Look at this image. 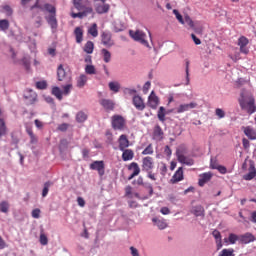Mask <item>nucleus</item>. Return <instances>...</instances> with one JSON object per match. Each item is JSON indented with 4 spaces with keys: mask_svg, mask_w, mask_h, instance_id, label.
I'll return each instance as SVG.
<instances>
[{
    "mask_svg": "<svg viewBox=\"0 0 256 256\" xmlns=\"http://www.w3.org/2000/svg\"><path fill=\"white\" fill-rule=\"evenodd\" d=\"M173 14L175 15L177 21H179V23H181V25H185V19H183V15H181V13H179V10L174 9Z\"/></svg>",
    "mask_w": 256,
    "mask_h": 256,
    "instance_id": "46",
    "label": "nucleus"
},
{
    "mask_svg": "<svg viewBox=\"0 0 256 256\" xmlns=\"http://www.w3.org/2000/svg\"><path fill=\"white\" fill-rule=\"evenodd\" d=\"M218 256H235V250L232 248L223 249Z\"/></svg>",
    "mask_w": 256,
    "mask_h": 256,
    "instance_id": "36",
    "label": "nucleus"
},
{
    "mask_svg": "<svg viewBox=\"0 0 256 256\" xmlns=\"http://www.w3.org/2000/svg\"><path fill=\"white\" fill-rule=\"evenodd\" d=\"M178 161L179 163H182V165H188V167L195 165V160H193V158H189L183 154H178Z\"/></svg>",
    "mask_w": 256,
    "mask_h": 256,
    "instance_id": "19",
    "label": "nucleus"
},
{
    "mask_svg": "<svg viewBox=\"0 0 256 256\" xmlns=\"http://www.w3.org/2000/svg\"><path fill=\"white\" fill-rule=\"evenodd\" d=\"M9 207H10L9 202H7V201L0 202V212L1 213H5V214L9 213Z\"/></svg>",
    "mask_w": 256,
    "mask_h": 256,
    "instance_id": "38",
    "label": "nucleus"
},
{
    "mask_svg": "<svg viewBox=\"0 0 256 256\" xmlns=\"http://www.w3.org/2000/svg\"><path fill=\"white\" fill-rule=\"evenodd\" d=\"M213 177V173L211 172H205L199 175L198 184L200 187H203L205 183H209L211 181V178Z\"/></svg>",
    "mask_w": 256,
    "mask_h": 256,
    "instance_id": "13",
    "label": "nucleus"
},
{
    "mask_svg": "<svg viewBox=\"0 0 256 256\" xmlns=\"http://www.w3.org/2000/svg\"><path fill=\"white\" fill-rule=\"evenodd\" d=\"M95 49V44L93 42L88 41L84 45V52L87 53L88 55H91L93 53V50Z\"/></svg>",
    "mask_w": 256,
    "mask_h": 256,
    "instance_id": "34",
    "label": "nucleus"
},
{
    "mask_svg": "<svg viewBox=\"0 0 256 256\" xmlns=\"http://www.w3.org/2000/svg\"><path fill=\"white\" fill-rule=\"evenodd\" d=\"M215 115L218 116V119H224V117H225V111H224L223 109H221V108H217V109L215 110Z\"/></svg>",
    "mask_w": 256,
    "mask_h": 256,
    "instance_id": "53",
    "label": "nucleus"
},
{
    "mask_svg": "<svg viewBox=\"0 0 256 256\" xmlns=\"http://www.w3.org/2000/svg\"><path fill=\"white\" fill-rule=\"evenodd\" d=\"M31 215H32L33 219H39L41 217V209L36 208V209L32 210Z\"/></svg>",
    "mask_w": 256,
    "mask_h": 256,
    "instance_id": "52",
    "label": "nucleus"
},
{
    "mask_svg": "<svg viewBox=\"0 0 256 256\" xmlns=\"http://www.w3.org/2000/svg\"><path fill=\"white\" fill-rule=\"evenodd\" d=\"M108 87L110 91H113V93H119L121 89V84L117 81H112L108 83Z\"/></svg>",
    "mask_w": 256,
    "mask_h": 256,
    "instance_id": "31",
    "label": "nucleus"
},
{
    "mask_svg": "<svg viewBox=\"0 0 256 256\" xmlns=\"http://www.w3.org/2000/svg\"><path fill=\"white\" fill-rule=\"evenodd\" d=\"M179 181H183V167H179L170 180L173 184L179 183Z\"/></svg>",
    "mask_w": 256,
    "mask_h": 256,
    "instance_id": "20",
    "label": "nucleus"
},
{
    "mask_svg": "<svg viewBox=\"0 0 256 256\" xmlns=\"http://www.w3.org/2000/svg\"><path fill=\"white\" fill-rule=\"evenodd\" d=\"M101 55L103 57L104 63H110L111 62V52H109V50L103 48L101 50Z\"/></svg>",
    "mask_w": 256,
    "mask_h": 256,
    "instance_id": "32",
    "label": "nucleus"
},
{
    "mask_svg": "<svg viewBox=\"0 0 256 256\" xmlns=\"http://www.w3.org/2000/svg\"><path fill=\"white\" fill-rule=\"evenodd\" d=\"M124 93H125V95H136L137 94V89H135V88H125Z\"/></svg>",
    "mask_w": 256,
    "mask_h": 256,
    "instance_id": "54",
    "label": "nucleus"
},
{
    "mask_svg": "<svg viewBox=\"0 0 256 256\" xmlns=\"http://www.w3.org/2000/svg\"><path fill=\"white\" fill-rule=\"evenodd\" d=\"M149 89H151V82L147 81L143 86V93L147 94L149 93Z\"/></svg>",
    "mask_w": 256,
    "mask_h": 256,
    "instance_id": "58",
    "label": "nucleus"
},
{
    "mask_svg": "<svg viewBox=\"0 0 256 256\" xmlns=\"http://www.w3.org/2000/svg\"><path fill=\"white\" fill-rule=\"evenodd\" d=\"M71 89H73V84L68 83L67 85L63 86L62 95H69L71 93Z\"/></svg>",
    "mask_w": 256,
    "mask_h": 256,
    "instance_id": "51",
    "label": "nucleus"
},
{
    "mask_svg": "<svg viewBox=\"0 0 256 256\" xmlns=\"http://www.w3.org/2000/svg\"><path fill=\"white\" fill-rule=\"evenodd\" d=\"M130 251L132 256H139V250H137V248L131 246Z\"/></svg>",
    "mask_w": 256,
    "mask_h": 256,
    "instance_id": "64",
    "label": "nucleus"
},
{
    "mask_svg": "<svg viewBox=\"0 0 256 256\" xmlns=\"http://www.w3.org/2000/svg\"><path fill=\"white\" fill-rule=\"evenodd\" d=\"M165 115H167V113H165V107L161 106L158 110L157 117L162 123H165Z\"/></svg>",
    "mask_w": 256,
    "mask_h": 256,
    "instance_id": "37",
    "label": "nucleus"
},
{
    "mask_svg": "<svg viewBox=\"0 0 256 256\" xmlns=\"http://www.w3.org/2000/svg\"><path fill=\"white\" fill-rule=\"evenodd\" d=\"M256 177V169L254 165H250L248 173L243 176L245 181H251Z\"/></svg>",
    "mask_w": 256,
    "mask_h": 256,
    "instance_id": "23",
    "label": "nucleus"
},
{
    "mask_svg": "<svg viewBox=\"0 0 256 256\" xmlns=\"http://www.w3.org/2000/svg\"><path fill=\"white\" fill-rule=\"evenodd\" d=\"M51 185H53V183L50 181H48L44 184V188L42 190V197H47V195H49V189H50Z\"/></svg>",
    "mask_w": 256,
    "mask_h": 256,
    "instance_id": "44",
    "label": "nucleus"
},
{
    "mask_svg": "<svg viewBox=\"0 0 256 256\" xmlns=\"http://www.w3.org/2000/svg\"><path fill=\"white\" fill-rule=\"evenodd\" d=\"M210 167H211V169H218L219 162H217V159L211 158V160H210Z\"/></svg>",
    "mask_w": 256,
    "mask_h": 256,
    "instance_id": "57",
    "label": "nucleus"
},
{
    "mask_svg": "<svg viewBox=\"0 0 256 256\" xmlns=\"http://www.w3.org/2000/svg\"><path fill=\"white\" fill-rule=\"evenodd\" d=\"M153 137L157 141H161L163 139V129H161V126L157 125L154 128Z\"/></svg>",
    "mask_w": 256,
    "mask_h": 256,
    "instance_id": "29",
    "label": "nucleus"
},
{
    "mask_svg": "<svg viewBox=\"0 0 256 256\" xmlns=\"http://www.w3.org/2000/svg\"><path fill=\"white\" fill-rule=\"evenodd\" d=\"M101 43L104 47L111 48L115 45V40H113V34L109 31H104L101 33Z\"/></svg>",
    "mask_w": 256,
    "mask_h": 256,
    "instance_id": "5",
    "label": "nucleus"
},
{
    "mask_svg": "<svg viewBox=\"0 0 256 256\" xmlns=\"http://www.w3.org/2000/svg\"><path fill=\"white\" fill-rule=\"evenodd\" d=\"M111 125L115 131H124L127 127V120L119 114L113 115L111 118Z\"/></svg>",
    "mask_w": 256,
    "mask_h": 256,
    "instance_id": "2",
    "label": "nucleus"
},
{
    "mask_svg": "<svg viewBox=\"0 0 256 256\" xmlns=\"http://www.w3.org/2000/svg\"><path fill=\"white\" fill-rule=\"evenodd\" d=\"M230 59H232V61H234V63H237V61H239V59H241L239 52H236L235 55H229Z\"/></svg>",
    "mask_w": 256,
    "mask_h": 256,
    "instance_id": "63",
    "label": "nucleus"
},
{
    "mask_svg": "<svg viewBox=\"0 0 256 256\" xmlns=\"http://www.w3.org/2000/svg\"><path fill=\"white\" fill-rule=\"evenodd\" d=\"M238 45L240 46V53H243L244 55L249 53V48H247L249 45V39H247V37L241 36L238 39Z\"/></svg>",
    "mask_w": 256,
    "mask_h": 256,
    "instance_id": "9",
    "label": "nucleus"
},
{
    "mask_svg": "<svg viewBox=\"0 0 256 256\" xmlns=\"http://www.w3.org/2000/svg\"><path fill=\"white\" fill-rule=\"evenodd\" d=\"M109 9H111V6L105 2L96 3L95 5L96 13H98L99 15L109 13Z\"/></svg>",
    "mask_w": 256,
    "mask_h": 256,
    "instance_id": "11",
    "label": "nucleus"
},
{
    "mask_svg": "<svg viewBox=\"0 0 256 256\" xmlns=\"http://www.w3.org/2000/svg\"><path fill=\"white\" fill-rule=\"evenodd\" d=\"M74 35L76 37V43H83V28L76 27L74 30Z\"/></svg>",
    "mask_w": 256,
    "mask_h": 256,
    "instance_id": "30",
    "label": "nucleus"
},
{
    "mask_svg": "<svg viewBox=\"0 0 256 256\" xmlns=\"http://www.w3.org/2000/svg\"><path fill=\"white\" fill-rule=\"evenodd\" d=\"M7 135V126L5 125V120L0 118V137Z\"/></svg>",
    "mask_w": 256,
    "mask_h": 256,
    "instance_id": "41",
    "label": "nucleus"
},
{
    "mask_svg": "<svg viewBox=\"0 0 256 256\" xmlns=\"http://www.w3.org/2000/svg\"><path fill=\"white\" fill-rule=\"evenodd\" d=\"M152 223H154V225L158 229H160V231H163L164 229H167V227H168L167 221L163 218L154 217V218H152Z\"/></svg>",
    "mask_w": 256,
    "mask_h": 256,
    "instance_id": "17",
    "label": "nucleus"
},
{
    "mask_svg": "<svg viewBox=\"0 0 256 256\" xmlns=\"http://www.w3.org/2000/svg\"><path fill=\"white\" fill-rule=\"evenodd\" d=\"M148 105L151 107V109H157L159 106V97L155 95V92L152 91L150 96L148 97Z\"/></svg>",
    "mask_w": 256,
    "mask_h": 256,
    "instance_id": "16",
    "label": "nucleus"
},
{
    "mask_svg": "<svg viewBox=\"0 0 256 256\" xmlns=\"http://www.w3.org/2000/svg\"><path fill=\"white\" fill-rule=\"evenodd\" d=\"M44 9H45V11L50 13V15H57V9L55 8V6H53L51 4H45Z\"/></svg>",
    "mask_w": 256,
    "mask_h": 256,
    "instance_id": "43",
    "label": "nucleus"
},
{
    "mask_svg": "<svg viewBox=\"0 0 256 256\" xmlns=\"http://www.w3.org/2000/svg\"><path fill=\"white\" fill-rule=\"evenodd\" d=\"M240 107L247 111L249 115H253L256 111L255 98L250 97L247 100H240Z\"/></svg>",
    "mask_w": 256,
    "mask_h": 256,
    "instance_id": "3",
    "label": "nucleus"
},
{
    "mask_svg": "<svg viewBox=\"0 0 256 256\" xmlns=\"http://www.w3.org/2000/svg\"><path fill=\"white\" fill-rule=\"evenodd\" d=\"M132 103L138 111H143L145 109V102L143 101V98L139 95H135L133 97Z\"/></svg>",
    "mask_w": 256,
    "mask_h": 256,
    "instance_id": "12",
    "label": "nucleus"
},
{
    "mask_svg": "<svg viewBox=\"0 0 256 256\" xmlns=\"http://www.w3.org/2000/svg\"><path fill=\"white\" fill-rule=\"evenodd\" d=\"M85 83H87V76L85 74H82L77 79V87H85Z\"/></svg>",
    "mask_w": 256,
    "mask_h": 256,
    "instance_id": "39",
    "label": "nucleus"
},
{
    "mask_svg": "<svg viewBox=\"0 0 256 256\" xmlns=\"http://www.w3.org/2000/svg\"><path fill=\"white\" fill-rule=\"evenodd\" d=\"M154 163L153 158L150 156L144 157L142 160V169L143 171L149 172L153 171Z\"/></svg>",
    "mask_w": 256,
    "mask_h": 256,
    "instance_id": "10",
    "label": "nucleus"
},
{
    "mask_svg": "<svg viewBox=\"0 0 256 256\" xmlns=\"http://www.w3.org/2000/svg\"><path fill=\"white\" fill-rule=\"evenodd\" d=\"M76 121L77 123H85V121H87V114L83 111L78 112L76 114Z\"/></svg>",
    "mask_w": 256,
    "mask_h": 256,
    "instance_id": "35",
    "label": "nucleus"
},
{
    "mask_svg": "<svg viewBox=\"0 0 256 256\" xmlns=\"http://www.w3.org/2000/svg\"><path fill=\"white\" fill-rule=\"evenodd\" d=\"M40 243L41 245H47L49 243V240L47 239V236H45V234L40 235Z\"/></svg>",
    "mask_w": 256,
    "mask_h": 256,
    "instance_id": "59",
    "label": "nucleus"
},
{
    "mask_svg": "<svg viewBox=\"0 0 256 256\" xmlns=\"http://www.w3.org/2000/svg\"><path fill=\"white\" fill-rule=\"evenodd\" d=\"M129 171L133 170L134 175H139L141 173V168H139V164H137L136 162H132L129 167H128Z\"/></svg>",
    "mask_w": 256,
    "mask_h": 256,
    "instance_id": "33",
    "label": "nucleus"
},
{
    "mask_svg": "<svg viewBox=\"0 0 256 256\" xmlns=\"http://www.w3.org/2000/svg\"><path fill=\"white\" fill-rule=\"evenodd\" d=\"M239 239V235L230 233L227 238H224V243H226V245H235Z\"/></svg>",
    "mask_w": 256,
    "mask_h": 256,
    "instance_id": "22",
    "label": "nucleus"
},
{
    "mask_svg": "<svg viewBox=\"0 0 256 256\" xmlns=\"http://www.w3.org/2000/svg\"><path fill=\"white\" fill-rule=\"evenodd\" d=\"M189 65H190V62L189 60H185V73H186V83L185 85H189L190 83V78H189Z\"/></svg>",
    "mask_w": 256,
    "mask_h": 256,
    "instance_id": "48",
    "label": "nucleus"
},
{
    "mask_svg": "<svg viewBox=\"0 0 256 256\" xmlns=\"http://www.w3.org/2000/svg\"><path fill=\"white\" fill-rule=\"evenodd\" d=\"M212 235H213L214 239H216V241H220L221 240V232H219V230H214L212 232Z\"/></svg>",
    "mask_w": 256,
    "mask_h": 256,
    "instance_id": "60",
    "label": "nucleus"
},
{
    "mask_svg": "<svg viewBox=\"0 0 256 256\" xmlns=\"http://www.w3.org/2000/svg\"><path fill=\"white\" fill-rule=\"evenodd\" d=\"M9 20L2 19L0 20V30L1 31H7L9 29Z\"/></svg>",
    "mask_w": 256,
    "mask_h": 256,
    "instance_id": "47",
    "label": "nucleus"
},
{
    "mask_svg": "<svg viewBox=\"0 0 256 256\" xmlns=\"http://www.w3.org/2000/svg\"><path fill=\"white\" fill-rule=\"evenodd\" d=\"M122 151H123V154H122L123 161H131L133 157H135V153H133V150L131 149H125Z\"/></svg>",
    "mask_w": 256,
    "mask_h": 256,
    "instance_id": "27",
    "label": "nucleus"
},
{
    "mask_svg": "<svg viewBox=\"0 0 256 256\" xmlns=\"http://www.w3.org/2000/svg\"><path fill=\"white\" fill-rule=\"evenodd\" d=\"M45 19L48 25L51 27L52 33H55V31H57V27H59L57 22V14H50L49 16H45Z\"/></svg>",
    "mask_w": 256,
    "mask_h": 256,
    "instance_id": "8",
    "label": "nucleus"
},
{
    "mask_svg": "<svg viewBox=\"0 0 256 256\" xmlns=\"http://www.w3.org/2000/svg\"><path fill=\"white\" fill-rule=\"evenodd\" d=\"M100 105L105 109V111H113V109H115V101L111 99L100 100Z\"/></svg>",
    "mask_w": 256,
    "mask_h": 256,
    "instance_id": "15",
    "label": "nucleus"
},
{
    "mask_svg": "<svg viewBox=\"0 0 256 256\" xmlns=\"http://www.w3.org/2000/svg\"><path fill=\"white\" fill-rule=\"evenodd\" d=\"M85 73L87 75H95V73H97V71L95 70V66H93V65H86Z\"/></svg>",
    "mask_w": 256,
    "mask_h": 256,
    "instance_id": "49",
    "label": "nucleus"
},
{
    "mask_svg": "<svg viewBox=\"0 0 256 256\" xmlns=\"http://www.w3.org/2000/svg\"><path fill=\"white\" fill-rule=\"evenodd\" d=\"M240 241L241 243L247 245L248 243H253V241H255V236H253L251 233H246L240 236Z\"/></svg>",
    "mask_w": 256,
    "mask_h": 256,
    "instance_id": "26",
    "label": "nucleus"
},
{
    "mask_svg": "<svg viewBox=\"0 0 256 256\" xmlns=\"http://www.w3.org/2000/svg\"><path fill=\"white\" fill-rule=\"evenodd\" d=\"M244 134H245L246 137H248V139H250L251 141H255V139H256V131H255V129H253L252 127H250V126L244 127Z\"/></svg>",
    "mask_w": 256,
    "mask_h": 256,
    "instance_id": "25",
    "label": "nucleus"
},
{
    "mask_svg": "<svg viewBox=\"0 0 256 256\" xmlns=\"http://www.w3.org/2000/svg\"><path fill=\"white\" fill-rule=\"evenodd\" d=\"M57 78L58 81H64V83H69L71 81V74L67 71L63 64H60L57 68Z\"/></svg>",
    "mask_w": 256,
    "mask_h": 256,
    "instance_id": "4",
    "label": "nucleus"
},
{
    "mask_svg": "<svg viewBox=\"0 0 256 256\" xmlns=\"http://www.w3.org/2000/svg\"><path fill=\"white\" fill-rule=\"evenodd\" d=\"M188 25L190 26V29H193V31H195V33H203V29L201 27H196L195 26V22H193V19H191V17L189 15H186L184 17V25Z\"/></svg>",
    "mask_w": 256,
    "mask_h": 256,
    "instance_id": "14",
    "label": "nucleus"
},
{
    "mask_svg": "<svg viewBox=\"0 0 256 256\" xmlns=\"http://www.w3.org/2000/svg\"><path fill=\"white\" fill-rule=\"evenodd\" d=\"M125 30V25H123V23L116 21L114 23V31L115 33H120V31H124Z\"/></svg>",
    "mask_w": 256,
    "mask_h": 256,
    "instance_id": "45",
    "label": "nucleus"
},
{
    "mask_svg": "<svg viewBox=\"0 0 256 256\" xmlns=\"http://www.w3.org/2000/svg\"><path fill=\"white\" fill-rule=\"evenodd\" d=\"M199 104L197 102L183 103L176 107V113L179 115L181 113H185L187 111H191V109H197Z\"/></svg>",
    "mask_w": 256,
    "mask_h": 256,
    "instance_id": "6",
    "label": "nucleus"
},
{
    "mask_svg": "<svg viewBox=\"0 0 256 256\" xmlns=\"http://www.w3.org/2000/svg\"><path fill=\"white\" fill-rule=\"evenodd\" d=\"M52 94H54L59 101L63 99V91H61L60 87H54L52 89Z\"/></svg>",
    "mask_w": 256,
    "mask_h": 256,
    "instance_id": "40",
    "label": "nucleus"
},
{
    "mask_svg": "<svg viewBox=\"0 0 256 256\" xmlns=\"http://www.w3.org/2000/svg\"><path fill=\"white\" fill-rule=\"evenodd\" d=\"M153 144H149L143 151L142 155H153Z\"/></svg>",
    "mask_w": 256,
    "mask_h": 256,
    "instance_id": "50",
    "label": "nucleus"
},
{
    "mask_svg": "<svg viewBox=\"0 0 256 256\" xmlns=\"http://www.w3.org/2000/svg\"><path fill=\"white\" fill-rule=\"evenodd\" d=\"M37 89H47V82L46 81H38L36 82Z\"/></svg>",
    "mask_w": 256,
    "mask_h": 256,
    "instance_id": "55",
    "label": "nucleus"
},
{
    "mask_svg": "<svg viewBox=\"0 0 256 256\" xmlns=\"http://www.w3.org/2000/svg\"><path fill=\"white\" fill-rule=\"evenodd\" d=\"M24 97L28 100V103H30V105H33V103L37 101V93H35V91L31 89H26Z\"/></svg>",
    "mask_w": 256,
    "mask_h": 256,
    "instance_id": "18",
    "label": "nucleus"
},
{
    "mask_svg": "<svg viewBox=\"0 0 256 256\" xmlns=\"http://www.w3.org/2000/svg\"><path fill=\"white\" fill-rule=\"evenodd\" d=\"M118 143L120 151H125L127 147H129V139H127V135L122 134L119 137Z\"/></svg>",
    "mask_w": 256,
    "mask_h": 256,
    "instance_id": "21",
    "label": "nucleus"
},
{
    "mask_svg": "<svg viewBox=\"0 0 256 256\" xmlns=\"http://www.w3.org/2000/svg\"><path fill=\"white\" fill-rule=\"evenodd\" d=\"M90 169L92 171H98V175L100 177H103L105 175V162L101 161H94L90 164Z\"/></svg>",
    "mask_w": 256,
    "mask_h": 256,
    "instance_id": "7",
    "label": "nucleus"
},
{
    "mask_svg": "<svg viewBox=\"0 0 256 256\" xmlns=\"http://www.w3.org/2000/svg\"><path fill=\"white\" fill-rule=\"evenodd\" d=\"M216 170L219 171V173H221V175L227 174V168L223 165H219L218 168H216Z\"/></svg>",
    "mask_w": 256,
    "mask_h": 256,
    "instance_id": "61",
    "label": "nucleus"
},
{
    "mask_svg": "<svg viewBox=\"0 0 256 256\" xmlns=\"http://www.w3.org/2000/svg\"><path fill=\"white\" fill-rule=\"evenodd\" d=\"M88 13H93V9L92 8H86L85 11L83 12H78V13H75V12H72L71 13V18L72 19H83V17H87V14Z\"/></svg>",
    "mask_w": 256,
    "mask_h": 256,
    "instance_id": "24",
    "label": "nucleus"
},
{
    "mask_svg": "<svg viewBox=\"0 0 256 256\" xmlns=\"http://www.w3.org/2000/svg\"><path fill=\"white\" fill-rule=\"evenodd\" d=\"M3 11H5V13H7V15H13V9H11V6H9V5L3 6Z\"/></svg>",
    "mask_w": 256,
    "mask_h": 256,
    "instance_id": "62",
    "label": "nucleus"
},
{
    "mask_svg": "<svg viewBox=\"0 0 256 256\" xmlns=\"http://www.w3.org/2000/svg\"><path fill=\"white\" fill-rule=\"evenodd\" d=\"M88 33L92 37H98L99 31L97 30V24H92V26L88 29Z\"/></svg>",
    "mask_w": 256,
    "mask_h": 256,
    "instance_id": "42",
    "label": "nucleus"
},
{
    "mask_svg": "<svg viewBox=\"0 0 256 256\" xmlns=\"http://www.w3.org/2000/svg\"><path fill=\"white\" fill-rule=\"evenodd\" d=\"M73 3H74V7L78 11H83V5L81 4V0H73Z\"/></svg>",
    "mask_w": 256,
    "mask_h": 256,
    "instance_id": "56",
    "label": "nucleus"
},
{
    "mask_svg": "<svg viewBox=\"0 0 256 256\" xmlns=\"http://www.w3.org/2000/svg\"><path fill=\"white\" fill-rule=\"evenodd\" d=\"M129 35L134 41H137L138 43H141V45H143L144 47L151 49V46L147 41V34H145V32H143L142 30H130Z\"/></svg>",
    "mask_w": 256,
    "mask_h": 256,
    "instance_id": "1",
    "label": "nucleus"
},
{
    "mask_svg": "<svg viewBox=\"0 0 256 256\" xmlns=\"http://www.w3.org/2000/svg\"><path fill=\"white\" fill-rule=\"evenodd\" d=\"M192 213L195 215V217H205V208H203L201 205L195 206Z\"/></svg>",
    "mask_w": 256,
    "mask_h": 256,
    "instance_id": "28",
    "label": "nucleus"
}]
</instances>
